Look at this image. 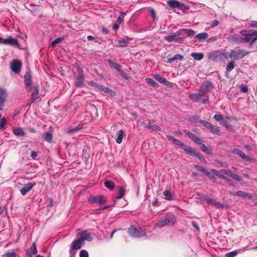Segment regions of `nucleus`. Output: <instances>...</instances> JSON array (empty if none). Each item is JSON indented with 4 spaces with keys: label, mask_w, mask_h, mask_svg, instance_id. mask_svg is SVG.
<instances>
[{
    "label": "nucleus",
    "mask_w": 257,
    "mask_h": 257,
    "mask_svg": "<svg viewBox=\"0 0 257 257\" xmlns=\"http://www.w3.org/2000/svg\"><path fill=\"white\" fill-rule=\"evenodd\" d=\"M213 87L211 82L205 81L200 87L198 93L190 94L189 98L194 101L206 104L209 101L207 93Z\"/></svg>",
    "instance_id": "f257e3e1"
},
{
    "label": "nucleus",
    "mask_w": 257,
    "mask_h": 257,
    "mask_svg": "<svg viewBox=\"0 0 257 257\" xmlns=\"http://www.w3.org/2000/svg\"><path fill=\"white\" fill-rule=\"evenodd\" d=\"M240 34L243 36L244 43L250 42L251 44L257 40V31L256 30H242L240 32Z\"/></svg>",
    "instance_id": "f03ea898"
},
{
    "label": "nucleus",
    "mask_w": 257,
    "mask_h": 257,
    "mask_svg": "<svg viewBox=\"0 0 257 257\" xmlns=\"http://www.w3.org/2000/svg\"><path fill=\"white\" fill-rule=\"evenodd\" d=\"M208 59L216 62L224 61L225 53L221 51L215 50L211 51L208 55Z\"/></svg>",
    "instance_id": "7ed1b4c3"
},
{
    "label": "nucleus",
    "mask_w": 257,
    "mask_h": 257,
    "mask_svg": "<svg viewBox=\"0 0 257 257\" xmlns=\"http://www.w3.org/2000/svg\"><path fill=\"white\" fill-rule=\"evenodd\" d=\"M164 39L169 42L175 41L179 43H183L185 40L184 38L182 37V32L180 30L174 35L165 36Z\"/></svg>",
    "instance_id": "20e7f679"
},
{
    "label": "nucleus",
    "mask_w": 257,
    "mask_h": 257,
    "mask_svg": "<svg viewBox=\"0 0 257 257\" xmlns=\"http://www.w3.org/2000/svg\"><path fill=\"white\" fill-rule=\"evenodd\" d=\"M175 219L174 215H167L160 219L156 224L159 227H163L164 226L173 224L175 223Z\"/></svg>",
    "instance_id": "39448f33"
},
{
    "label": "nucleus",
    "mask_w": 257,
    "mask_h": 257,
    "mask_svg": "<svg viewBox=\"0 0 257 257\" xmlns=\"http://www.w3.org/2000/svg\"><path fill=\"white\" fill-rule=\"evenodd\" d=\"M249 53V52H246L243 50L237 49L232 51L229 54V57L231 59L237 60L243 58Z\"/></svg>",
    "instance_id": "423d86ee"
},
{
    "label": "nucleus",
    "mask_w": 257,
    "mask_h": 257,
    "mask_svg": "<svg viewBox=\"0 0 257 257\" xmlns=\"http://www.w3.org/2000/svg\"><path fill=\"white\" fill-rule=\"evenodd\" d=\"M88 201L91 204H104L106 203L105 197L102 195L90 196L88 199Z\"/></svg>",
    "instance_id": "0eeeda50"
},
{
    "label": "nucleus",
    "mask_w": 257,
    "mask_h": 257,
    "mask_svg": "<svg viewBox=\"0 0 257 257\" xmlns=\"http://www.w3.org/2000/svg\"><path fill=\"white\" fill-rule=\"evenodd\" d=\"M78 74L75 81V85L77 87H81L84 85V75L83 70L80 67L77 68Z\"/></svg>",
    "instance_id": "6e6552de"
},
{
    "label": "nucleus",
    "mask_w": 257,
    "mask_h": 257,
    "mask_svg": "<svg viewBox=\"0 0 257 257\" xmlns=\"http://www.w3.org/2000/svg\"><path fill=\"white\" fill-rule=\"evenodd\" d=\"M128 233L130 236L133 237H140L145 235V232L143 230L140 231L133 226H131L128 230Z\"/></svg>",
    "instance_id": "1a4fd4ad"
},
{
    "label": "nucleus",
    "mask_w": 257,
    "mask_h": 257,
    "mask_svg": "<svg viewBox=\"0 0 257 257\" xmlns=\"http://www.w3.org/2000/svg\"><path fill=\"white\" fill-rule=\"evenodd\" d=\"M22 62L18 59L13 60L11 64V68L12 71L16 74H18L20 72L22 69Z\"/></svg>",
    "instance_id": "9d476101"
},
{
    "label": "nucleus",
    "mask_w": 257,
    "mask_h": 257,
    "mask_svg": "<svg viewBox=\"0 0 257 257\" xmlns=\"http://www.w3.org/2000/svg\"><path fill=\"white\" fill-rule=\"evenodd\" d=\"M31 91H32V93L31 94L30 100L31 103H34L36 101L39 99V87L38 86H35L31 87Z\"/></svg>",
    "instance_id": "9b49d317"
},
{
    "label": "nucleus",
    "mask_w": 257,
    "mask_h": 257,
    "mask_svg": "<svg viewBox=\"0 0 257 257\" xmlns=\"http://www.w3.org/2000/svg\"><path fill=\"white\" fill-rule=\"evenodd\" d=\"M32 83V76L29 72H26L24 76V84L27 91H31L30 85H31Z\"/></svg>",
    "instance_id": "f8f14e48"
},
{
    "label": "nucleus",
    "mask_w": 257,
    "mask_h": 257,
    "mask_svg": "<svg viewBox=\"0 0 257 257\" xmlns=\"http://www.w3.org/2000/svg\"><path fill=\"white\" fill-rule=\"evenodd\" d=\"M36 185V182H29L25 184L24 187L20 190V192L22 195L25 196L27 193L32 189Z\"/></svg>",
    "instance_id": "ddd939ff"
},
{
    "label": "nucleus",
    "mask_w": 257,
    "mask_h": 257,
    "mask_svg": "<svg viewBox=\"0 0 257 257\" xmlns=\"http://www.w3.org/2000/svg\"><path fill=\"white\" fill-rule=\"evenodd\" d=\"M167 4L173 8H178L179 10H183L185 7L184 4L180 3L176 0H170L167 2Z\"/></svg>",
    "instance_id": "4468645a"
},
{
    "label": "nucleus",
    "mask_w": 257,
    "mask_h": 257,
    "mask_svg": "<svg viewBox=\"0 0 257 257\" xmlns=\"http://www.w3.org/2000/svg\"><path fill=\"white\" fill-rule=\"evenodd\" d=\"M84 244V243L82 241L80 238L74 240L71 243V246L69 251L71 252L72 250H77L81 248L82 245Z\"/></svg>",
    "instance_id": "2eb2a0df"
},
{
    "label": "nucleus",
    "mask_w": 257,
    "mask_h": 257,
    "mask_svg": "<svg viewBox=\"0 0 257 257\" xmlns=\"http://www.w3.org/2000/svg\"><path fill=\"white\" fill-rule=\"evenodd\" d=\"M183 132L194 143H195L197 144H201V140L200 139V138L199 137H197L196 135H195L193 133L190 132L188 130H184L183 131Z\"/></svg>",
    "instance_id": "dca6fc26"
},
{
    "label": "nucleus",
    "mask_w": 257,
    "mask_h": 257,
    "mask_svg": "<svg viewBox=\"0 0 257 257\" xmlns=\"http://www.w3.org/2000/svg\"><path fill=\"white\" fill-rule=\"evenodd\" d=\"M77 234L80 236V239L83 242L84 240L91 241L93 240V237L91 236L90 233L87 230L82 231L78 232Z\"/></svg>",
    "instance_id": "f3484780"
},
{
    "label": "nucleus",
    "mask_w": 257,
    "mask_h": 257,
    "mask_svg": "<svg viewBox=\"0 0 257 257\" xmlns=\"http://www.w3.org/2000/svg\"><path fill=\"white\" fill-rule=\"evenodd\" d=\"M4 45L17 46L18 47H20V44L18 41L15 38H12L11 37L7 39H4Z\"/></svg>",
    "instance_id": "a211bd4d"
},
{
    "label": "nucleus",
    "mask_w": 257,
    "mask_h": 257,
    "mask_svg": "<svg viewBox=\"0 0 257 257\" xmlns=\"http://www.w3.org/2000/svg\"><path fill=\"white\" fill-rule=\"evenodd\" d=\"M204 200L208 204L213 205L217 208H223V205L219 202L216 201L215 200L210 198L207 196L204 197Z\"/></svg>",
    "instance_id": "6ab92c4d"
},
{
    "label": "nucleus",
    "mask_w": 257,
    "mask_h": 257,
    "mask_svg": "<svg viewBox=\"0 0 257 257\" xmlns=\"http://www.w3.org/2000/svg\"><path fill=\"white\" fill-rule=\"evenodd\" d=\"M155 122V120H149L148 122L147 123L144 122V124H145V126L149 129L152 130L153 131H160L161 128L158 125L153 124V123Z\"/></svg>",
    "instance_id": "aec40b11"
},
{
    "label": "nucleus",
    "mask_w": 257,
    "mask_h": 257,
    "mask_svg": "<svg viewBox=\"0 0 257 257\" xmlns=\"http://www.w3.org/2000/svg\"><path fill=\"white\" fill-rule=\"evenodd\" d=\"M7 98V92L4 89L0 88V110L3 109L4 103Z\"/></svg>",
    "instance_id": "412c9836"
},
{
    "label": "nucleus",
    "mask_w": 257,
    "mask_h": 257,
    "mask_svg": "<svg viewBox=\"0 0 257 257\" xmlns=\"http://www.w3.org/2000/svg\"><path fill=\"white\" fill-rule=\"evenodd\" d=\"M37 253V249L36 242L33 243L32 246L26 251V255L28 257H32L33 255H36Z\"/></svg>",
    "instance_id": "4be33fe9"
},
{
    "label": "nucleus",
    "mask_w": 257,
    "mask_h": 257,
    "mask_svg": "<svg viewBox=\"0 0 257 257\" xmlns=\"http://www.w3.org/2000/svg\"><path fill=\"white\" fill-rule=\"evenodd\" d=\"M154 78L161 84L165 85H169L171 82L168 81L166 78L161 76L160 75H154Z\"/></svg>",
    "instance_id": "5701e85b"
},
{
    "label": "nucleus",
    "mask_w": 257,
    "mask_h": 257,
    "mask_svg": "<svg viewBox=\"0 0 257 257\" xmlns=\"http://www.w3.org/2000/svg\"><path fill=\"white\" fill-rule=\"evenodd\" d=\"M226 175L231 177L233 179L238 182H240L242 181V178L240 176L236 174L230 170H226Z\"/></svg>",
    "instance_id": "b1692460"
},
{
    "label": "nucleus",
    "mask_w": 257,
    "mask_h": 257,
    "mask_svg": "<svg viewBox=\"0 0 257 257\" xmlns=\"http://www.w3.org/2000/svg\"><path fill=\"white\" fill-rule=\"evenodd\" d=\"M108 63L109 66L111 68L114 69L116 70L117 71H118V72H121V70L122 67L120 65H119V64H118L116 62H114L113 61H112L111 60H108Z\"/></svg>",
    "instance_id": "393cba45"
},
{
    "label": "nucleus",
    "mask_w": 257,
    "mask_h": 257,
    "mask_svg": "<svg viewBox=\"0 0 257 257\" xmlns=\"http://www.w3.org/2000/svg\"><path fill=\"white\" fill-rule=\"evenodd\" d=\"M233 195H236L239 197H241L243 198H248L249 199H252V196L250 195L248 193L242 191H238L233 193H232Z\"/></svg>",
    "instance_id": "a878e982"
},
{
    "label": "nucleus",
    "mask_w": 257,
    "mask_h": 257,
    "mask_svg": "<svg viewBox=\"0 0 257 257\" xmlns=\"http://www.w3.org/2000/svg\"><path fill=\"white\" fill-rule=\"evenodd\" d=\"M125 137L124 131L122 130H119L117 134V138L116 139V142L117 144L121 143L122 140Z\"/></svg>",
    "instance_id": "bb28decb"
},
{
    "label": "nucleus",
    "mask_w": 257,
    "mask_h": 257,
    "mask_svg": "<svg viewBox=\"0 0 257 257\" xmlns=\"http://www.w3.org/2000/svg\"><path fill=\"white\" fill-rule=\"evenodd\" d=\"M182 32V37H184V35L186 34L187 37H191L195 35V32L194 31L190 29H183L180 30Z\"/></svg>",
    "instance_id": "cd10ccee"
},
{
    "label": "nucleus",
    "mask_w": 257,
    "mask_h": 257,
    "mask_svg": "<svg viewBox=\"0 0 257 257\" xmlns=\"http://www.w3.org/2000/svg\"><path fill=\"white\" fill-rule=\"evenodd\" d=\"M181 148L183 149L186 152V153L189 155L193 156L194 154L195 153V151L193 150V149L187 145L184 144L183 145V147Z\"/></svg>",
    "instance_id": "c85d7f7f"
},
{
    "label": "nucleus",
    "mask_w": 257,
    "mask_h": 257,
    "mask_svg": "<svg viewBox=\"0 0 257 257\" xmlns=\"http://www.w3.org/2000/svg\"><path fill=\"white\" fill-rule=\"evenodd\" d=\"M183 59V56L180 54H176L173 58H169L167 62L168 63L171 64L174 61L176 60H182Z\"/></svg>",
    "instance_id": "c756f323"
},
{
    "label": "nucleus",
    "mask_w": 257,
    "mask_h": 257,
    "mask_svg": "<svg viewBox=\"0 0 257 257\" xmlns=\"http://www.w3.org/2000/svg\"><path fill=\"white\" fill-rule=\"evenodd\" d=\"M44 139L47 142L50 143L52 142L53 134L51 131H48L44 133Z\"/></svg>",
    "instance_id": "7c9ffc66"
},
{
    "label": "nucleus",
    "mask_w": 257,
    "mask_h": 257,
    "mask_svg": "<svg viewBox=\"0 0 257 257\" xmlns=\"http://www.w3.org/2000/svg\"><path fill=\"white\" fill-rule=\"evenodd\" d=\"M163 195L164 196V198L166 200H172L174 199V197H173V195L172 194L170 191H169L168 190H165L163 192Z\"/></svg>",
    "instance_id": "2f4dec72"
},
{
    "label": "nucleus",
    "mask_w": 257,
    "mask_h": 257,
    "mask_svg": "<svg viewBox=\"0 0 257 257\" xmlns=\"http://www.w3.org/2000/svg\"><path fill=\"white\" fill-rule=\"evenodd\" d=\"M191 56L196 61H200L204 57V54L202 53H192Z\"/></svg>",
    "instance_id": "473e14b6"
},
{
    "label": "nucleus",
    "mask_w": 257,
    "mask_h": 257,
    "mask_svg": "<svg viewBox=\"0 0 257 257\" xmlns=\"http://www.w3.org/2000/svg\"><path fill=\"white\" fill-rule=\"evenodd\" d=\"M14 134L17 136H25V133L21 127H16L13 130Z\"/></svg>",
    "instance_id": "72a5a7b5"
},
{
    "label": "nucleus",
    "mask_w": 257,
    "mask_h": 257,
    "mask_svg": "<svg viewBox=\"0 0 257 257\" xmlns=\"http://www.w3.org/2000/svg\"><path fill=\"white\" fill-rule=\"evenodd\" d=\"M125 193V190L122 186L118 188L117 194L118 195L115 197L116 199H119L121 198Z\"/></svg>",
    "instance_id": "f704fd0d"
},
{
    "label": "nucleus",
    "mask_w": 257,
    "mask_h": 257,
    "mask_svg": "<svg viewBox=\"0 0 257 257\" xmlns=\"http://www.w3.org/2000/svg\"><path fill=\"white\" fill-rule=\"evenodd\" d=\"M214 118L219 121L220 124L225 125V122L223 121V117L221 114H216L214 116Z\"/></svg>",
    "instance_id": "c9c22d12"
},
{
    "label": "nucleus",
    "mask_w": 257,
    "mask_h": 257,
    "mask_svg": "<svg viewBox=\"0 0 257 257\" xmlns=\"http://www.w3.org/2000/svg\"><path fill=\"white\" fill-rule=\"evenodd\" d=\"M104 186L110 190H112L115 187L114 183L111 181H106L104 183Z\"/></svg>",
    "instance_id": "e433bc0d"
},
{
    "label": "nucleus",
    "mask_w": 257,
    "mask_h": 257,
    "mask_svg": "<svg viewBox=\"0 0 257 257\" xmlns=\"http://www.w3.org/2000/svg\"><path fill=\"white\" fill-rule=\"evenodd\" d=\"M146 82L151 86L154 87H157L158 86V84L152 78H147L145 79Z\"/></svg>",
    "instance_id": "4c0bfd02"
},
{
    "label": "nucleus",
    "mask_w": 257,
    "mask_h": 257,
    "mask_svg": "<svg viewBox=\"0 0 257 257\" xmlns=\"http://www.w3.org/2000/svg\"><path fill=\"white\" fill-rule=\"evenodd\" d=\"M2 257H18L14 250H9L2 255Z\"/></svg>",
    "instance_id": "58836bf2"
},
{
    "label": "nucleus",
    "mask_w": 257,
    "mask_h": 257,
    "mask_svg": "<svg viewBox=\"0 0 257 257\" xmlns=\"http://www.w3.org/2000/svg\"><path fill=\"white\" fill-rule=\"evenodd\" d=\"M82 128V126L81 124H79L78 126L74 128L69 127L67 131V133L69 134H71L80 130Z\"/></svg>",
    "instance_id": "ea45409f"
},
{
    "label": "nucleus",
    "mask_w": 257,
    "mask_h": 257,
    "mask_svg": "<svg viewBox=\"0 0 257 257\" xmlns=\"http://www.w3.org/2000/svg\"><path fill=\"white\" fill-rule=\"evenodd\" d=\"M128 43L129 41L125 39H121L117 41L118 46L121 47L126 46Z\"/></svg>",
    "instance_id": "a19ab883"
},
{
    "label": "nucleus",
    "mask_w": 257,
    "mask_h": 257,
    "mask_svg": "<svg viewBox=\"0 0 257 257\" xmlns=\"http://www.w3.org/2000/svg\"><path fill=\"white\" fill-rule=\"evenodd\" d=\"M200 123L203 125L204 127H206L207 128L209 129V130L212 128V125L210 122L207 121L205 120H201Z\"/></svg>",
    "instance_id": "79ce46f5"
},
{
    "label": "nucleus",
    "mask_w": 257,
    "mask_h": 257,
    "mask_svg": "<svg viewBox=\"0 0 257 257\" xmlns=\"http://www.w3.org/2000/svg\"><path fill=\"white\" fill-rule=\"evenodd\" d=\"M233 153L238 155L242 159L245 157V154L240 149H235L233 151Z\"/></svg>",
    "instance_id": "37998d69"
},
{
    "label": "nucleus",
    "mask_w": 257,
    "mask_h": 257,
    "mask_svg": "<svg viewBox=\"0 0 257 257\" xmlns=\"http://www.w3.org/2000/svg\"><path fill=\"white\" fill-rule=\"evenodd\" d=\"M64 38L62 37H60L55 39L51 43L52 47L53 48L55 47L57 44L62 42Z\"/></svg>",
    "instance_id": "c03bdc74"
},
{
    "label": "nucleus",
    "mask_w": 257,
    "mask_h": 257,
    "mask_svg": "<svg viewBox=\"0 0 257 257\" xmlns=\"http://www.w3.org/2000/svg\"><path fill=\"white\" fill-rule=\"evenodd\" d=\"M235 62H234L233 61H231L230 62H229L226 67V69L227 70V71L228 72H230L235 67Z\"/></svg>",
    "instance_id": "a18cd8bd"
},
{
    "label": "nucleus",
    "mask_w": 257,
    "mask_h": 257,
    "mask_svg": "<svg viewBox=\"0 0 257 257\" xmlns=\"http://www.w3.org/2000/svg\"><path fill=\"white\" fill-rule=\"evenodd\" d=\"M208 37V35L206 33H199L195 36V38L199 39H206Z\"/></svg>",
    "instance_id": "49530a36"
},
{
    "label": "nucleus",
    "mask_w": 257,
    "mask_h": 257,
    "mask_svg": "<svg viewBox=\"0 0 257 257\" xmlns=\"http://www.w3.org/2000/svg\"><path fill=\"white\" fill-rule=\"evenodd\" d=\"M126 15V13L124 12H121L120 13V15L118 18L117 19L115 23L120 24V23L122 22L123 18Z\"/></svg>",
    "instance_id": "de8ad7c7"
},
{
    "label": "nucleus",
    "mask_w": 257,
    "mask_h": 257,
    "mask_svg": "<svg viewBox=\"0 0 257 257\" xmlns=\"http://www.w3.org/2000/svg\"><path fill=\"white\" fill-rule=\"evenodd\" d=\"M210 132L214 134L220 135V132L218 127H216L214 125H212V128L210 130Z\"/></svg>",
    "instance_id": "09e8293b"
},
{
    "label": "nucleus",
    "mask_w": 257,
    "mask_h": 257,
    "mask_svg": "<svg viewBox=\"0 0 257 257\" xmlns=\"http://www.w3.org/2000/svg\"><path fill=\"white\" fill-rule=\"evenodd\" d=\"M200 149L203 152H206L208 154H210V152H211V149H209L208 148H207L206 146H205V145L201 144V143Z\"/></svg>",
    "instance_id": "8fccbe9b"
},
{
    "label": "nucleus",
    "mask_w": 257,
    "mask_h": 257,
    "mask_svg": "<svg viewBox=\"0 0 257 257\" xmlns=\"http://www.w3.org/2000/svg\"><path fill=\"white\" fill-rule=\"evenodd\" d=\"M238 254L237 250L232 251L230 252L226 253V257H235Z\"/></svg>",
    "instance_id": "3c124183"
},
{
    "label": "nucleus",
    "mask_w": 257,
    "mask_h": 257,
    "mask_svg": "<svg viewBox=\"0 0 257 257\" xmlns=\"http://www.w3.org/2000/svg\"><path fill=\"white\" fill-rule=\"evenodd\" d=\"M193 156L198 157L201 161L205 162V158L201 154L195 152Z\"/></svg>",
    "instance_id": "603ef678"
},
{
    "label": "nucleus",
    "mask_w": 257,
    "mask_h": 257,
    "mask_svg": "<svg viewBox=\"0 0 257 257\" xmlns=\"http://www.w3.org/2000/svg\"><path fill=\"white\" fill-rule=\"evenodd\" d=\"M243 160L250 163H254L256 161V160L254 158L250 157L246 155L245 156V157L243 158Z\"/></svg>",
    "instance_id": "864d4df0"
},
{
    "label": "nucleus",
    "mask_w": 257,
    "mask_h": 257,
    "mask_svg": "<svg viewBox=\"0 0 257 257\" xmlns=\"http://www.w3.org/2000/svg\"><path fill=\"white\" fill-rule=\"evenodd\" d=\"M233 40L234 42H236L237 44L244 42L243 38L240 37L234 38Z\"/></svg>",
    "instance_id": "5fc2aeb1"
},
{
    "label": "nucleus",
    "mask_w": 257,
    "mask_h": 257,
    "mask_svg": "<svg viewBox=\"0 0 257 257\" xmlns=\"http://www.w3.org/2000/svg\"><path fill=\"white\" fill-rule=\"evenodd\" d=\"M80 257H89L88 253L86 250H82L79 253Z\"/></svg>",
    "instance_id": "6e6d98bb"
},
{
    "label": "nucleus",
    "mask_w": 257,
    "mask_h": 257,
    "mask_svg": "<svg viewBox=\"0 0 257 257\" xmlns=\"http://www.w3.org/2000/svg\"><path fill=\"white\" fill-rule=\"evenodd\" d=\"M6 122V119L5 117L0 119V130L3 129Z\"/></svg>",
    "instance_id": "4d7b16f0"
},
{
    "label": "nucleus",
    "mask_w": 257,
    "mask_h": 257,
    "mask_svg": "<svg viewBox=\"0 0 257 257\" xmlns=\"http://www.w3.org/2000/svg\"><path fill=\"white\" fill-rule=\"evenodd\" d=\"M240 89V91L243 93H246L248 91L247 87L243 85H241Z\"/></svg>",
    "instance_id": "13d9d810"
},
{
    "label": "nucleus",
    "mask_w": 257,
    "mask_h": 257,
    "mask_svg": "<svg viewBox=\"0 0 257 257\" xmlns=\"http://www.w3.org/2000/svg\"><path fill=\"white\" fill-rule=\"evenodd\" d=\"M174 143L175 145L180 146L181 148H182L183 147V145H184V144L182 143L180 140H178L177 139L175 140V142H174Z\"/></svg>",
    "instance_id": "bf43d9fd"
},
{
    "label": "nucleus",
    "mask_w": 257,
    "mask_h": 257,
    "mask_svg": "<svg viewBox=\"0 0 257 257\" xmlns=\"http://www.w3.org/2000/svg\"><path fill=\"white\" fill-rule=\"evenodd\" d=\"M99 89H101V90L105 92H109L110 91H111V89H110L108 87H105L101 85L100 86Z\"/></svg>",
    "instance_id": "052dcab7"
},
{
    "label": "nucleus",
    "mask_w": 257,
    "mask_h": 257,
    "mask_svg": "<svg viewBox=\"0 0 257 257\" xmlns=\"http://www.w3.org/2000/svg\"><path fill=\"white\" fill-rule=\"evenodd\" d=\"M211 171L212 172V173L215 174V175L219 177L220 178H224V176L222 175H220L219 174V172L215 170V169H211Z\"/></svg>",
    "instance_id": "680f3d73"
},
{
    "label": "nucleus",
    "mask_w": 257,
    "mask_h": 257,
    "mask_svg": "<svg viewBox=\"0 0 257 257\" xmlns=\"http://www.w3.org/2000/svg\"><path fill=\"white\" fill-rule=\"evenodd\" d=\"M194 167L198 171H200L201 172H203L204 168L202 166H199V165H195L194 166Z\"/></svg>",
    "instance_id": "e2e57ef3"
},
{
    "label": "nucleus",
    "mask_w": 257,
    "mask_h": 257,
    "mask_svg": "<svg viewBox=\"0 0 257 257\" xmlns=\"http://www.w3.org/2000/svg\"><path fill=\"white\" fill-rule=\"evenodd\" d=\"M191 224L197 231H199L200 228L197 222L193 221Z\"/></svg>",
    "instance_id": "0e129e2a"
},
{
    "label": "nucleus",
    "mask_w": 257,
    "mask_h": 257,
    "mask_svg": "<svg viewBox=\"0 0 257 257\" xmlns=\"http://www.w3.org/2000/svg\"><path fill=\"white\" fill-rule=\"evenodd\" d=\"M53 199L52 198H49L48 199V205H49L50 207H52L53 206Z\"/></svg>",
    "instance_id": "69168bd1"
},
{
    "label": "nucleus",
    "mask_w": 257,
    "mask_h": 257,
    "mask_svg": "<svg viewBox=\"0 0 257 257\" xmlns=\"http://www.w3.org/2000/svg\"><path fill=\"white\" fill-rule=\"evenodd\" d=\"M167 139H168L169 141H172V142H173V143L175 142V140L176 139V138H175L174 137H173V136H171V135L167 136Z\"/></svg>",
    "instance_id": "338daca9"
},
{
    "label": "nucleus",
    "mask_w": 257,
    "mask_h": 257,
    "mask_svg": "<svg viewBox=\"0 0 257 257\" xmlns=\"http://www.w3.org/2000/svg\"><path fill=\"white\" fill-rule=\"evenodd\" d=\"M90 83L91 84V86L95 87H97L99 89L100 86L101 85H100L96 82H93V81L90 82Z\"/></svg>",
    "instance_id": "774afa93"
}]
</instances>
